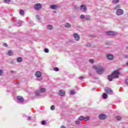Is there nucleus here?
<instances>
[{
  "label": "nucleus",
  "instance_id": "obj_1",
  "mask_svg": "<svg viewBox=\"0 0 128 128\" xmlns=\"http://www.w3.org/2000/svg\"><path fill=\"white\" fill-rule=\"evenodd\" d=\"M94 70H96V72H98L99 74H102L104 72V68L102 66L100 65H95L93 66Z\"/></svg>",
  "mask_w": 128,
  "mask_h": 128
},
{
  "label": "nucleus",
  "instance_id": "obj_2",
  "mask_svg": "<svg viewBox=\"0 0 128 128\" xmlns=\"http://www.w3.org/2000/svg\"><path fill=\"white\" fill-rule=\"evenodd\" d=\"M46 88H40V90H36L35 92V95L36 96H42V92H46Z\"/></svg>",
  "mask_w": 128,
  "mask_h": 128
},
{
  "label": "nucleus",
  "instance_id": "obj_3",
  "mask_svg": "<svg viewBox=\"0 0 128 128\" xmlns=\"http://www.w3.org/2000/svg\"><path fill=\"white\" fill-rule=\"evenodd\" d=\"M42 72L40 71H38L36 72L35 76H36L37 78V80H42Z\"/></svg>",
  "mask_w": 128,
  "mask_h": 128
},
{
  "label": "nucleus",
  "instance_id": "obj_4",
  "mask_svg": "<svg viewBox=\"0 0 128 128\" xmlns=\"http://www.w3.org/2000/svg\"><path fill=\"white\" fill-rule=\"evenodd\" d=\"M120 72L118 70H114L112 74L114 78H118V76H120Z\"/></svg>",
  "mask_w": 128,
  "mask_h": 128
},
{
  "label": "nucleus",
  "instance_id": "obj_5",
  "mask_svg": "<svg viewBox=\"0 0 128 128\" xmlns=\"http://www.w3.org/2000/svg\"><path fill=\"white\" fill-rule=\"evenodd\" d=\"M42 8V5L40 3H37L34 5V8L36 10H39Z\"/></svg>",
  "mask_w": 128,
  "mask_h": 128
},
{
  "label": "nucleus",
  "instance_id": "obj_6",
  "mask_svg": "<svg viewBox=\"0 0 128 128\" xmlns=\"http://www.w3.org/2000/svg\"><path fill=\"white\" fill-rule=\"evenodd\" d=\"M80 10L82 12H86L88 10V8H86V6L82 4L80 6Z\"/></svg>",
  "mask_w": 128,
  "mask_h": 128
},
{
  "label": "nucleus",
  "instance_id": "obj_7",
  "mask_svg": "<svg viewBox=\"0 0 128 128\" xmlns=\"http://www.w3.org/2000/svg\"><path fill=\"white\" fill-rule=\"evenodd\" d=\"M124 10L122 9H119L118 10L116 11V16H122V14H124Z\"/></svg>",
  "mask_w": 128,
  "mask_h": 128
},
{
  "label": "nucleus",
  "instance_id": "obj_8",
  "mask_svg": "<svg viewBox=\"0 0 128 128\" xmlns=\"http://www.w3.org/2000/svg\"><path fill=\"white\" fill-rule=\"evenodd\" d=\"M73 36L76 42H78L80 40V35L78 33H74L73 34Z\"/></svg>",
  "mask_w": 128,
  "mask_h": 128
},
{
  "label": "nucleus",
  "instance_id": "obj_9",
  "mask_svg": "<svg viewBox=\"0 0 128 128\" xmlns=\"http://www.w3.org/2000/svg\"><path fill=\"white\" fill-rule=\"evenodd\" d=\"M104 90L108 94H112V90L108 88H106Z\"/></svg>",
  "mask_w": 128,
  "mask_h": 128
},
{
  "label": "nucleus",
  "instance_id": "obj_10",
  "mask_svg": "<svg viewBox=\"0 0 128 128\" xmlns=\"http://www.w3.org/2000/svg\"><path fill=\"white\" fill-rule=\"evenodd\" d=\"M107 36H117L118 33L116 32H114L112 31L106 32Z\"/></svg>",
  "mask_w": 128,
  "mask_h": 128
},
{
  "label": "nucleus",
  "instance_id": "obj_11",
  "mask_svg": "<svg viewBox=\"0 0 128 128\" xmlns=\"http://www.w3.org/2000/svg\"><path fill=\"white\" fill-rule=\"evenodd\" d=\"M98 118H100V120H106V118H108V116L104 114H100L98 116Z\"/></svg>",
  "mask_w": 128,
  "mask_h": 128
},
{
  "label": "nucleus",
  "instance_id": "obj_12",
  "mask_svg": "<svg viewBox=\"0 0 128 128\" xmlns=\"http://www.w3.org/2000/svg\"><path fill=\"white\" fill-rule=\"evenodd\" d=\"M58 8H60V6L56 4H52L50 6V8H51V10H58Z\"/></svg>",
  "mask_w": 128,
  "mask_h": 128
},
{
  "label": "nucleus",
  "instance_id": "obj_13",
  "mask_svg": "<svg viewBox=\"0 0 128 128\" xmlns=\"http://www.w3.org/2000/svg\"><path fill=\"white\" fill-rule=\"evenodd\" d=\"M17 100L20 102H24V98L22 96H17Z\"/></svg>",
  "mask_w": 128,
  "mask_h": 128
},
{
  "label": "nucleus",
  "instance_id": "obj_14",
  "mask_svg": "<svg viewBox=\"0 0 128 128\" xmlns=\"http://www.w3.org/2000/svg\"><path fill=\"white\" fill-rule=\"evenodd\" d=\"M46 28H47V30H54V26H52V25H50V24L47 25Z\"/></svg>",
  "mask_w": 128,
  "mask_h": 128
},
{
  "label": "nucleus",
  "instance_id": "obj_15",
  "mask_svg": "<svg viewBox=\"0 0 128 128\" xmlns=\"http://www.w3.org/2000/svg\"><path fill=\"white\" fill-rule=\"evenodd\" d=\"M107 58L108 60H112V58H114V56H112L111 54H107Z\"/></svg>",
  "mask_w": 128,
  "mask_h": 128
},
{
  "label": "nucleus",
  "instance_id": "obj_16",
  "mask_svg": "<svg viewBox=\"0 0 128 128\" xmlns=\"http://www.w3.org/2000/svg\"><path fill=\"white\" fill-rule=\"evenodd\" d=\"M58 94H60L61 96H64V90H60L58 92Z\"/></svg>",
  "mask_w": 128,
  "mask_h": 128
},
{
  "label": "nucleus",
  "instance_id": "obj_17",
  "mask_svg": "<svg viewBox=\"0 0 128 128\" xmlns=\"http://www.w3.org/2000/svg\"><path fill=\"white\" fill-rule=\"evenodd\" d=\"M15 24L17 26H22V21L15 22Z\"/></svg>",
  "mask_w": 128,
  "mask_h": 128
},
{
  "label": "nucleus",
  "instance_id": "obj_18",
  "mask_svg": "<svg viewBox=\"0 0 128 128\" xmlns=\"http://www.w3.org/2000/svg\"><path fill=\"white\" fill-rule=\"evenodd\" d=\"M114 76L112 75H112H109L108 76V80H110V82H112V80H114Z\"/></svg>",
  "mask_w": 128,
  "mask_h": 128
},
{
  "label": "nucleus",
  "instance_id": "obj_19",
  "mask_svg": "<svg viewBox=\"0 0 128 128\" xmlns=\"http://www.w3.org/2000/svg\"><path fill=\"white\" fill-rule=\"evenodd\" d=\"M120 5L118 4L114 7V10H120Z\"/></svg>",
  "mask_w": 128,
  "mask_h": 128
},
{
  "label": "nucleus",
  "instance_id": "obj_20",
  "mask_svg": "<svg viewBox=\"0 0 128 128\" xmlns=\"http://www.w3.org/2000/svg\"><path fill=\"white\" fill-rule=\"evenodd\" d=\"M65 28H70V26H72V25L70 23H66L64 24Z\"/></svg>",
  "mask_w": 128,
  "mask_h": 128
},
{
  "label": "nucleus",
  "instance_id": "obj_21",
  "mask_svg": "<svg viewBox=\"0 0 128 128\" xmlns=\"http://www.w3.org/2000/svg\"><path fill=\"white\" fill-rule=\"evenodd\" d=\"M16 61L18 62H22V58L19 57L16 58Z\"/></svg>",
  "mask_w": 128,
  "mask_h": 128
},
{
  "label": "nucleus",
  "instance_id": "obj_22",
  "mask_svg": "<svg viewBox=\"0 0 128 128\" xmlns=\"http://www.w3.org/2000/svg\"><path fill=\"white\" fill-rule=\"evenodd\" d=\"M85 20H90V15L86 16Z\"/></svg>",
  "mask_w": 128,
  "mask_h": 128
},
{
  "label": "nucleus",
  "instance_id": "obj_23",
  "mask_svg": "<svg viewBox=\"0 0 128 128\" xmlns=\"http://www.w3.org/2000/svg\"><path fill=\"white\" fill-rule=\"evenodd\" d=\"M120 0H112V4H118Z\"/></svg>",
  "mask_w": 128,
  "mask_h": 128
},
{
  "label": "nucleus",
  "instance_id": "obj_24",
  "mask_svg": "<svg viewBox=\"0 0 128 128\" xmlns=\"http://www.w3.org/2000/svg\"><path fill=\"white\" fill-rule=\"evenodd\" d=\"M8 56H12V54H14V52L12 50H9L8 52Z\"/></svg>",
  "mask_w": 128,
  "mask_h": 128
},
{
  "label": "nucleus",
  "instance_id": "obj_25",
  "mask_svg": "<svg viewBox=\"0 0 128 128\" xmlns=\"http://www.w3.org/2000/svg\"><path fill=\"white\" fill-rule=\"evenodd\" d=\"M80 20H84L86 18V16H84V14H81L80 16Z\"/></svg>",
  "mask_w": 128,
  "mask_h": 128
},
{
  "label": "nucleus",
  "instance_id": "obj_26",
  "mask_svg": "<svg viewBox=\"0 0 128 128\" xmlns=\"http://www.w3.org/2000/svg\"><path fill=\"white\" fill-rule=\"evenodd\" d=\"M103 98L104 100H106V98H108V94H104Z\"/></svg>",
  "mask_w": 128,
  "mask_h": 128
},
{
  "label": "nucleus",
  "instance_id": "obj_27",
  "mask_svg": "<svg viewBox=\"0 0 128 128\" xmlns=\"http://www.w3.org/2000/svg\"><path fill=\"white\" fill-rule=\"evenodd\" d=\"M24 14V10H21L20 12V14L22 16V14Z\"/></svg>",
  "mask_w": 128,
  "mask_h": 128
},
{
  "label": "nucleus",
  "instance_id": "obj_28",
  "mask_svg": "<svg viewBox=\"0 0 128 128\" xmlns=\"http://www.w3.org/2000/svg\"><path fill=\"white\" fill-rule=\"evenodd\" d=\"M44 52H46V54H48V53L50 52V50H48V48H45L44 50Z\"/></svg>",
  "mask_w": 128,
  "mask_h": 128
},
{
  "label": "nucleus",
  "instance_id": "obj_29",
  "mask_svg": "<svg viewBox=\"0 0 128 128\" xmlns=\"http://www.w3.org/2000/svg\"><path fill=\"white\" fill-rule=\"evenodd\" d=\"M84 120H85L86 122H88V120H90V116H87L86 118L84 117Z\"/></svg>",
  "mask_w": 128,
  "mask_h": 128
},
{
  "label": "nucleus",
  "instance_id": "obj_30",
  "mask_svg": "<svg viewBox=\"0 0 128 128\" xmlns=\"http://www.w3.org/2000/svg\"><path fill=\"white\" fill-rule=\"evenodd\" d=\"M56 108V107L54 106V105H52L51 106H50V110H54Z\"/></svg>",
  "mask_w": 128,
  "mask_h": 128
},
{
  "label": "nucleus",
  "instance_id": "obj_31",
  "mask_svg": "<svg viewBox=\"0 0 128 128\" xmlns=\"http://www.w3.org/2000/svg\"><path fill=\"white\" fill-rule=\"evenodd\" d=\"M116 120H122V118L120 116H116Z\"/></svg>",
  "mask_w": 128,
  "mask_h": 128
},
{
  "label": "nucleus",
  "instance_id": "obj_32",
  "mask_svg": "<svg viewBox=\"0 0 128 128\" xmlns=\"http://www.w3.org/2000/svg\"><path fill=\"white\" fill-rule=\"evenodd\" d=\"M84 119V117L83 116H81L78 118V120H82Z\"/></svg>",
  "mask_w": 128,
  "mask_h": 128
},
{
  "label": "nucleus",
  "instance_id": "obj_33",
  "mask_svg": "<svg viewBox=\"0 0 128 128\" xmlns=\"http://www.w3.org/2000/svg\"><path fill=\"white\" fill-rule=\"evenodd\" d=\"M54 72H58L59 69H58V68L56 67H54Z\"/></svg>",
  "mask_w": 128,
  "mask_h": 128
},
{
  "label": "nucleus",
  "instance_id": "obj_34",
  "mask_svg": "<svg viewBox=\"0 0 128 128\" xmlns=\"http://www.w3.org/2000/svg\"><path fill=\"white\" fill-rule=\"evenodd\" d=\"M4 74V70H0V76H2Z\"/></svg>",
  "mask_w": 128,
  "mask_h": 128
},
{
  "label": "nucleus",
  "instance_id": "obj_35",
  "mask_svg": "<svg viewBox=\"0 0 128 128\" xmlns=\"http://www.w3.org/2000/svg\"><path fill=\"white\" fill-rule=\"evenodd\" d=\"M4 2L6 4H8V2H10V0H3Z\"/></svg>",
  "mask_w": 128,
  "mask_h": 128
},
{
  "label": "nucleus",
  "instance_id": "obj_36",
  "mask_svg": "<svg viewBox=\"0 0 128 128\" xmlns=\"http://www.w3.org/2000/svg\"><path fill=\"white\" fill-rule=\"evenodd\" d=\"M76 124H80V120H76Z\"/></svg>",
  "mask_w": 128,
  "mask_h": 128
},
{
  "label": "nucleus",
  "instance_id": "obj_37",
  "mask_svg": "<svg viewBox=\"0 0 128 128\" xmlns=\"http://www.w3.org/2000/svg\"><path fill=\"white\" fill-rule=\"evenodd\" d=\"M89 62H90L91 64H94V60H92V59H90V60H89Z\"/></svg>",
  "mask_w": 128,
  "mask_h": 128
},
{
  "label": "nucleus",
  "instance_id": "obj_38",
  "mask_svg": "<svg viewBox=\"0 0 128 128\" xmlns=\"http://www.w3.org/2000/svg\"><path fill=\"white\" fill-rule=\"evenodd\" d=\"M70 94H76V92H75L74 90H72V91L70 92Z\"/></svg>",
  "mask_w": 128,
  "mask_h": 128
},
{
  "label": "nucleus",
  "instance_id": "obj_39",
  "mask_svg": "<svg viewBox=\"0 0 128 128\" xmlns=\"http://www.w3.org/2000/svg\"><path fill=\"white\" fill-rule=\"evenodd\" d=\"M46 124V122L44 120L42 121V124L44 125Z\"/></svg>",
  "mask_w": 128,
  "mask_h": 128
},
{
  "label": "nucleus",
  "instance_id": "obj_40",
  "mask_svg": "<svg viewBox=\"0 0 128 128\" xmlns=\"http://www.w3.org/2000/svg\"><path fill=\"white\" fill-rule=\"evenodd\" d=\"M3 46H5V48H8V44H6V43H4V44H3Z\"/></svg>",
  "mask_w": 128,
  "mask_h": 128
},
{
  "label": "nucleus",
  "instance_id": "obj_41",
  "mask_svg": "<svg viewBox=\"0 0 128 128\" xmlns=\"http://www.w3.org/2000/svg\"><path fill=\"white\" fill-rule=\"evenodd\" d=\"M36 18H37L38 20H40V16L38 15H36Z\"/></svg>",
  "mask_w": 128,
  "mask_h": 128
},
{
  "label": "nucleus",
  "instance_id": "obj_42",
  "mask_svg": "<svg viewBox=\"0 0 128 128\" xmlns=\"http://www.w3.org/2000/svg\"><path fill=\"white\" fill-rule=\"evenodd\" d=\"M83 78H84V76H80L79 77V80H83Z\"/></svg>",
  "mask_w": 128,
  "mask_h": 128
},
{
  "label": "nucleus",
  "instance_id": "obj_43",
  "mask_svg": "<svg viewBox=\"0 0 128 128\" xmlns=\"http://www.w3.org/2000/svg\"><path fill=\"white\" fill-rule=\"evenodd\" d=\"M30 118H31L30 116H28V120H30Z\"/></svg>",
  "mask_w": 128,
  "mask_h": 128
},
{
  "label": "nucleus",
  "instance_id": "obj_44",
  "mask_svg": "<svg viewBox=\"0 0 128 128\" xmlns=\"http://www.w3.org/2000/svg\"><path fill=\"white\" fill-rule=\"evenodd\" d=\"M126 84H128V79H126Z\"/></svg>",
  "mask_w": 128,
  "mask_h": 128
},
{
  "label": "nucleus",
  "instance_id": "obj_45",
  "mask_svg": "<svg viewBox=\"0 0 128 128\" xmlns=\"http://www.w3.org/2000/svg\"><path fill=\"white\" fill-rule=\"evenodd\" d=\"M61 128H66V126H64V125H62L61 126Z\"/></svg>",
  "mask_w": 128,
  "mask_h": 128
},
{
  "label": "nucleus",
  "instance_id": "obj_46",
  "mask_svg": "<svg viewBox=\"0 0 128 128\" xmlns=\"http://www.w3.org/2000/svg\"><path fill=\"white\" fill-rule=\"evenodd\" d=\"M106 44H110V42H106Z\"/></svg>",
  "mask_w": 128,
  "mask_h": 128
},
{
  "label": "nucleus",
  "instance_id": "obj_47",
  "mask_svg": "<svg viewBox=\"0 0 128 128\" xmlns=\"http://www.w3.org/2000/svg\"><path fill=\"white\" fill-rule=\"evenodd\" d=\"M10 72H12V74H14V70H11Z\"/></svg>",
  "mask_w": 128,
  "mask_h": 128
},
{
  "label": "nucleus",
  "instance_id": "obj_48",
  "mask_svg": "<svg viewBox=\"0 0 128 128\" xmlns=\"http://www.w3.org/2000/svg\"><path fill=\"white\" fill-rule=\"evenodd\" d=\"M54 14H56V11H54Z\"/></svg>",
  "mask_w": 128,
  "mask_h": 128
},
{
  "label": "nucleus",
  "instance_id": "obj_49",
  "mask_svg": "<svg viewBox=\"0 0 128 128\" xmlns=\"http://www.w3.org/2000/svg\"><path fill=\"white\" fill-rule=\"evenodd\" d=\"M88 44L89 46H90V43H88Z\"/></svg>",
  "mask_w": 128,
  "mask_h": 128
},
{
  "label": "nucleus",
  "instance_id": "obj_50",
  "mask_svg": "<svg viewBox=\"0 0 128 128\" xmlns=\"http://www.w3.org/2000/svg\"><path fill=\"white\" fill-rule=\"evenodd\" d=\"M126 66H128V62L126 64Z\"/></svg>",
  "mask_w": 128,
  "mask_h": 128
},
{
  "label": "nucleus",
  "instance_id": "obj_51",
  "mask_svg": "<svg viewBox=\"0 0 128 128\" xmlns=\"http://www.w3.org/2000/svg\"><path fill=\"white\" fill-rule=\"evenodd\" d=\"M126 50H128V47H126Z\"/></svg>",
  "mask_w": 128,
  "mask_h": 128
},
{
  "label": "nucleus",
  "instance_id": "obj_52",
  "mask_svg": "<svg viewBox=\"0 0 128 128\" xmlns=\"http://www.w3.org/2000/svg\"><path fill=\"white\" fill-rule=\"evenodd\" d=\"M126 58H128V56H126Z\"/></svg>",
  "mask_w": 128,
  "mask_h": 128
}]
</instances>
